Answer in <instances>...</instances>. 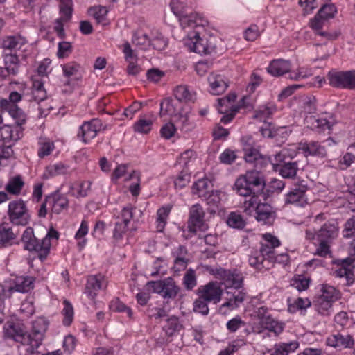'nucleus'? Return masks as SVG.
I'll list each match as a JSON object with an SVG mask.
<instances>
[{
  "mask_svg": "<svg viewBox=\"0 0 355 355\" xmlns=\"http://www.w3.org/2000/svg\"><path fill=\"white\" fill-rule=\"evenodd\" d=\"M180 291V288L171 277L164 279V286L162 296L164 299H174Z\"/></svg>",
  "mask_w": 355,
  "mask_h": 355,
  "instance_id": "nucleus-32",
  "label": "nucleus"
},
{
  "mask_svg": "<svg viewBox=\"0 0 355 355\" xmlns=\"http://www.w3.org/2000/svg\"><path fill=\"white\" fill-rule=\"evenodd\" d=\"M64 75L67 77L74 76L76 79H79L81 76L82 67L76 62H69L62 66Z\"/></svg>",
  "mask_w": 355,
  "mask_h": 355,
  "instance_id": "nucleus-46",
  "label": "nucleus"
},
{
  "mask_svg": "<svg viewBox=\"0 0 355 355\" xmlns=\"http://www.w3.org/2000/svg\"><path fill=\"white\" fill-rule=\"evenodd\" d=\"M169 6L173 14L179 17L183 28L202 27L207 21L197 13H187L188 7L184 0H171Z\"/></svg>",
  "mask_w": 355,
  "mask_h": 355,
  "instance_id": "nucleus-3",
  "label": "nucleus"
},
{
  "mask_svg": "<svg viewBox=\"0 0 355 355\" xmlns=\"http://www.w3.org/2000/svg\"><path fill=\"white\" fill-rule=\"evenodd\" d=\"M311 303L308 298L298 297L291 302L288 300V311L291 313H295L299 310L306 309L311 306Z\"/></svg>",
  "mask_w": 355,
  "mask_h": 355,
  "instance_id": "nucleus-44",
  "label": "nucleus"
},
{
  "mask_svg": "<svg viewBox=\"0 0 355 355\" xmlns=\"http://www.w3.org/2000/svg\"><path fill=\"white\" fill-rule=\"evenodd\" d=\"M297 149L302 153L306 157L309 156L315 157L320 159L327 157L328 153L324 145L318 141H301L298 144Z\"/></svg>",
  "mask_w": 355,
  "mask_h": 355,
  "instance_id": "nucleus-11",
  "label": "nucleus"
},
{
  "mask_svg": "<svg viewBox=\"0 0 355 355\" xmlns=\"http://www.w3.org/2000/svg\"><path fill=\"white\" fill-rule=\"evenodd\" d=\"M327 344L334 347H343L350 348L354 345V343L349 334L338 333L329 336L327 339Z\"/></svg>",
  "mask_w": 355,
  "mask_h": 355,
  "instance_id": "nucleus-25",
  "label": "nucleus"
},
{
  "mask_svg": "<svg viewBox=\"0 0 355 355\" xmlns=\"http://www.w3.org/2000/svg\"><path fill=\"white\" fill-rule=\"evenodd\" d=\"M354 259L352 258H346L337 261L338 265L340 268L335 271L336 275L340 278H343L344 284L350 286L353 284L354 278L351 265Z\"/></svg>",
  "mask_w": 355,
  "mask_h": 355,
  "instance_id": "nucleus-18",
  "label": "nucleus"
},
{
  "mask_svg": "<svg viewBox=\"0 0 355 355\" xmlns=\"http://www.w3.org/2000/svg\"><path fill=\"white\" fill-rule=\"evenodd\" d=\"M73 51L72 45L70 42L63 41L60 42L58 44V52L57 56L58 58H67Z\"/></svg>",
  "mask_w": 355,
  "mask_h": 355,
  "instance_id": "nucleus-62",
  "label": "nucleus"
},
{
  "mask_svg": "<svg viewBox=\"0 0 355 355\" xmlns=\"http://www.w3.org/2000/svg\"><path fill=\"white\" fill-rule=\"evenodd\" d=\"M110 308L115 312L119 313H126L127 315L131 318L132 317V309L127 306L124 303L120 301L119 299L113 300L110 304Z\"/></svg>",
  "mask_w": 355,
  "mask_h": 355,
  "instance_id": "nucleus-52",
  "label": "nucleus"
},
{
  "mask_svg": "<svg viewBox=\"0 0 355 355\" xmlns=\"http://www.w3.org/2000/svg\"><path fill=\"white\" fill-rule=\"evenodd\" d=\"M276 162H283L282 164H272L275 166V170L278 171L279 174L284 178H293L295 177L299 169L298 163L297 162H285L284 154L282 152L277 153L275 156Z\"/></svg>",
  "mask_w": 355,
  "mask_h": 355,
  "instance_id": "nucleus-14",
  "label": "nucleus"
},
{
  "mask_svg": "<svg viewBox=\"0 0 355 355\" xmlns=\"http://www.w3.org/2000/svg\"><path fill=\"white\" fill-rule=\"evenodd\" d=\"M257 315L260 320V324L263 328L274 333L275 336L279 335L283 331L285 327L284 323L272 318L268 313V310L266 307L261 306L259 308Z\"/></svg>",
  "mask_w": 355,
  "mask_h": 355,
  "instance_id": "nucleus-12",
  "label": "nucleus"
},
{
  "mask_svg": "<svg viewBox=\"0 0 355 355\" xmlns=\"http://www.w3.org/2000/svg\"><path fill=\"white\" fill-rule=\"evenodd\" d=\"M337 10L334 4L327 3L324 4L318 10V15L325 20L333 18L336 13Z\"/></svg>",
  "mask_w": 355,
  "mask_h": 355,
  "instance_id": "nucleus-56",
  "label": "nucleus"
},
{
  "mask_svg": "<svg viewBox=\"0 0 355 355\" xmlns=\"http://www.w3.org/2000/svg\"><path fill=\"white\" fill-rule=\"evenodd\" d=\"M227 223L230 227L236 229H243L245 225V222L241 215L234 212L230 214Z\"/></svg>",
  "mask_w": 355,
  "mask_h": 355,
  "instance_id": "nucleus-54",
  "label": "nucleus"
},
{
  "mask_svg": "<svg viewBox=\"0 0 355 355\" xmlns=\"http://www.w3.org/2000/svg\"><path fill=\"white\" fill-rule=\"evenodd\" d=\"M153 121L150 119H140L134 125L135 132L147 134L152 129Z\"/></svg>",
  "mask_w": 355,
  "mask_h": 355,
  "instance_id": "nucleus-57",
  "label": "nucleus"
},
{
  "mask_svg": "<svg viewBox=\"0 0 355 355\" xmlns=\"http://www.w3.org/2000/svg\"><path fill=\"white\" fill-rule=\"evenodd\" d=\"M3 70H6L5 76H16L19 73V60L15 54H6L4 56Z\"/></svg>",
  "mask_w": 355,
  "mask_h": 355,
  "instance_id": "nucleus-30",
  "label": "nucleus"
},
{
  "mask_svg": "<svg viewBox=\"0 0 355 355\" xmlns=\"http://www.w3.org/2000/svg\"><path fill=\"white\" fill-rule=\"evenodd\" d=\"M24 185V182L21 177L20 175H16L9 180L6 186V190L11 194L18 195L20 193Z\"/></svg>",
  "mask_w": 355,
  "mask_h": 355,
  "instance_id": "nucleus-41",
  "label": "nucleus"
},
{
  "mask_svg": "<svg viewBox=\"0 0 355 355\" xmlns=\"http://www.w3.org/2000/svg\"><path fill=\"white\" fill-rule=\"evenodd\" d=\"M9 220L16 225H26L30 220V214L25 202L21 200L11 201L8 205Z\"/></svg>",
  "mask_w": 355,
  "mask_h": 355,
  "instance_id": "nucleus-7",
  "label": "nucleus"
},
{
  "mask_svg": "<svg viewBox=\"0 0 355 355\" xmlns=\"http://www.w3.org/2000/svg\"><path fill=\"white\" fill-rule=\"evenodd\" d=\"M4 336L23 345L31 347V337L24 324L21 323H7L4 327Z\"/></svg>",
  "mask_w": 355,
  "mask_h": 355,
  "instance_id": "nucleus-9",
  "label": "nucleus"
},
{
  "mask_svg": "<svg viewBox=\"0 0 355 355\" xmlns=\"http://www.w3.org/2000/svg\"><path fill=\"white\" fill-rule=\"evenodd\" d=\"M215 275L223 282L227 288L225 292L227 301L222 304V307H227L231 310L238 308L246 298V292L243 288L242 275L219 268L216 270Z\"/></svg>",
  "mask_w": 355,
  "mask_h": 355,
  "instance_id": "nucleus-2",
  "label": "nucleus"
},
{
  "mask_svg": "<svg viewBox=\"0 0 355 355\" xmlns=\"http://www.w3.org/2000/svg\"><path fill=\"white\" fill-rule=\"evenodd\" d=\"M47 202H49L52 211L56 214H59L64 209H67L69 205L68 199L59 193H54L52 196H47Z\"/></svg>",
  "mask_w": 355,
  "mask_h": 355,
  "instance_id": "nucleus-28",
  "label": "nucleus"
},
{
  "mask_svg": "<svg viewBox=\"0 0 355 355\" xmlns=\"http://www.w3.org/2000/svg\"><path fill=\"white\" fill-rule=\"evenodd\" d=\"M64 308L62 313L64 315L63 324L65 326H69L73 320V307L72 304L68 301L64 300L63 302Z\"/></svg>",
  "mask_w": 355,
  "mask_h": 355,
  "instance_id": "nucleus-51",
  "label": "nucleus"
},
{
  "mask_svg": "<svg viewBox=\"0 0 355 355\" xmlns=\"http://www.w3.org/2000/svg\"><path fill=\"white\" fill-rule=\"evenodd\" d=\"M205 211L200 204L193 205L189 211V226L191 230L202 229L204 225Z\"/></svg>",
  "mask_w": 355,
  "mask_h": 355,
  "instance_id": "nucleus-21",
  "label": "nucleus"
},
{
  "mask_svg": "<svg viewBox=\"0 0 355 355\" xmlns=\"http://www.w3.org/2000/svg\"><path fill=\"white\" fill-rule=\"evenodd\" d=\"M196 159V153L192 150H187L182 153L178 159L180 165L184 167L183 169H189L190 163Z\"/></svg>",
  "mask_w": 355,
  "mask_h": 355,
  "instance_id": "nucleus-55",
  "label": "nucleus"
},
{
  "mask_svg": "<svg viewBox=\"0 0 355 355\" xmlns=\"http://www.w3.org/2000/svg\"><path fill=\"white\" fill-rule=\"evenodd\" d=\"M69 166L60 162L46 167L43 177L46 179L57 175H64L68 172Z\"/></svg>",
  "mask_w": 355,
  "mask_h": 355,
  "instance_id": "nucleus-35",
  "label": "nucleus"
},
{
  "mask_svg": "<svg viewBox=\"0 0 355 355\" xmlns=\"http://www.w3.org/2000/svg\"><path fill=\"white\" fill-rule=\"evenodd\" d=\"M0 107L4 111L7 112L9 115L15 120V125H22L26 121V114L18 106H12L6 101H0Z\"/></svg>",
  "mask_w": 355,
  "mask_h": 355,
  "instance_id": "nucleus-22",
  "label": "nucleus"
},
{
  "mask_svg": "<svg viewBox=\"0 0 355 355\" xmlns=\"http://www.w3.org/2000/svg\"><path fill=\"white\" fill-rule=\"evenodd\" d=\"M72 5V0H60V11L63 15L62 17L64 19V21H68L71 17L73 12Z\"/></svg>",
  "mask_w": 355,
  "mask_h": 355,
  "instance_id": "nucleus-61",
  "label": "nucleus"
},
{
  "mask_svg": "<svg viewBox=\"0 0 355 355\" xmlns=\"http://www.w3.org/2000/svg\"><path fill=\"white\" fill-rule=\"evenodd\" d=\"M244 152V159L246 162L252 164L258 172L259 170L266 168L272 161L269 157L263 155L257 148L247 149ZM259 173H261L259 171Z\"/></svg>",
  "mask_w": 355,
  "mask_h": 355,
  "instance_id": "nucleus-16",
  "label": "nucleus"
},
{
  "mask_svg": "<svg viewBox=\"0 0 355 355\" xmlns=\"http://www.w3.org/2000/svg\"><path fill=\"white\" fill-rule=\"evenodd\" d=\"M308 187L304 180H297L284 196L285 205L303 207L308 204L306 191Z\"/></svg>",
  "mask_w": 355,
  "mask_h": 355,
  "instance_id": "nucleus-6",
  "label": "nucleus"
},
{
  "mask_svg": "<svg viewBox=\"0 0 355 355\" xmlns=\"http://www.w3.org/2000/svg\"><path fill=\"white\" fill-rule=\"evenodd\" d=\"M249 263L251 266L259 270L263 268H269L270 267V263H268L267 259L258 250L252 252L249 257Z\"/></svg>",
  "mask_w": 355,
  "mask_h": 355,
  "instance_id": "nucleus-36",
  "label": "nucleus"
},
{
  "mask_svg": "<svg viewBox=\"0 0 355 355\" xmlns=\"http://www.w3.org/2000/svg\"><path fill=\"white\" fill-rule=\"evenodd\" d=\"M17 234L8 225H0V248H7L16 243Z\"/></svg>",
  "mask_w": 355,
  "mask_h": 355,
  "instance_id": "nucleus-27",
  "label": "nucleus"
},
{
  "mask_svg": "<svg viewBox=\"0 0 355 355\" xmlns=\"http://www.w3.org/2000/svg\"><path fill=\"white\" fill-rule=\"evenodd\" d=\"M103 129V123L98 119H93L90 121L85 122L80 126L78 132V137L83 142L87 143L94 139L97 132Z\"/></svg>",
  "mask_w": 355,
  "mask_h": 355,
  "instance_id": "nucleus-13",
  "label": "nucleus"
},
{
  "mask_svg": "<svg viewBox=\"0 0 355 355\" xmlns=\"http://www.w3.org/2000/svg\"><path fill=\"white\" fill-rule=\"evenodd\" d=\"M174 96L179 101H193L195 93L191 92L187 85H179L174 89Z\"/></svg>",
  "mask_w": 355,
  "mask_h": 355,
  "instance_id": "nucleus-39",
  "label": "nucleus"
},
{
  "mask_svg": "<svg viewBox=\"0 0 355 355\" xmlns=\"http://www.w3.org/2000/svg\"><path fill=\"white\" fill-rule=\"evenodd\" d=\"M104 280V277L101 275L89 276L87 279L85 293L89 297L94 298L103 288Z\"/></svg>",
  "mask_w": 355,
  "mask_h": 355,
  "instance_id": "nucleus-24",
  "label": "nucleus"
},
{
  "mask_svg": "<svg viewBox=\"0 0 355 355\" xmlns=\"http://www.w3.org/2000/svg\"><path fill=\"white\" fill-rule=\"evenodd\" d=\"M191 175L189 169H183L174 181L176 189H181L186 187L190 182Z\"/></svg>",
  "mask_w": 355,
  "mask_h": 355,
  "instance_id": "nucleus-53",
  "label": "nucleus"
},
{
  "mask_svg": "<svg viewBox=\"0 0 355 355\" xmlns=\"http://www.w3.org/2000/svg\"><path fill=\"white\" fill-rule=\"evenodd\" d=\"M266 186L263 175L257 171H248L240 175L234 183V190L243 197L249 198L243 202V212L253 216L263 224L271 223L275 218V212L268 203L260 202L259 197L263 193Z\"/></svg>",
  "mask_w": 355,
  "mask_h": 355,
  "instance_id": "nucleus-1",
  "label": "nucleus"
},
{
  "mask_svg": "<svg viewBox=\"0 0 355 355\" xmlns=\"http://www.w3.org/2000/svg\"><path fill=\"white\" fill-rule=\"evenodd\" d=\"M134 210H135V207L130 204L128 205L122 209L120 214L117 216V220H120L129 225L133 218Z\"/></svg>",
  "mask_w": 355,
  "mask_h": 355,
  "instance_id": "nucleus-63",
  "label": "nucleus"
},
{
  "mask_svg": "<svg viewBox=\"0 0 355 355\" xmlns=\"http://www.w3.org/2000/svg\"><path fill=\"white\" fill-rule=\"evenodd\" d=\"M132 42L141 50H147L150 46V37L140 32H135L133 34Z\"/></svg>",
  "mask_w": 355,
  "mask_h": 355,
  "instance_id": "nucleus-42",
  "label": "nucleus"
},
{
  "mask_svg": "<svg viewBox=\"0 0 355 355\" xmlns=\"http://www.w3.org/2000/svg\"><path fill=\"white\" fill-rule=\"evenodd\" d=\"M184 44L191 51L199 54L209 53V49L207 46V41L200 37L198 31L194 30L189 33L187 38L184 40Z\"/></svg>",
  "mask_w": 355,
  "mask_h": 355,
  "instance_id": "nucleus-15",
  "label": "nucleus"
},
{
  "mask_svg": "<svg viewBox=\"0 0 355 355\" xmlns=\"http://www.w3.org/2000/svg\"><path fill=\"white\" fill-rule=\"evenodd\" d=\"M89 12L98 23H103L107 14V10L104 6H98L90 8Z\"/></svg>",
  "mask_w": 355,
  "mask_h": 355,
  "instance_id": "nucleus-64",
  "label": "nucleus"
},
{
  "mask_svg": "<svg viewBox=\"0 0 355 355\" xmlns=\"http://www.w3.org/2000/svg\"><path fill=\"white\" fill-rule=\"evenodd\" d=\"M203 198L205 199L207 204L212 209V211H216L215 209L218 208L220 203V192L211 190L207 197Z\"/></svg>",
  "mask_w": 355,
  "mask_h": 355,
  "instance_id": "nucleus-58",
  "label": "nucleus"
},
{
  "mask_svg": "<svg viewBox=\"0 0 355 355\" xmlns=\"http://www.w3.org/2000/svg\"><path fill=\"white\" fill-rule=\"evenodd\" d=\"M223 283L211 281L205 285L198 287L197 294L207 302L218 304L222 298L223 289L221 287Z\"/></svg>",
  "mask_w": 355,
  "mask_h": 355,
  "instance_id": "nucleus-8",
  "label": "nucleus"
},
{
  "mask_svg": "<svg viewBox=\"0 0 355 355\" xmlns=\"http://www.w3.org/2000/svg\"><path fill=\"white\" fill-rule=\"evenodd\" d=\"M35 279L31 276L16 277L12 285L8 288V292L12 293L14 291L19 293H28L33 289Z\"/></svg>",
  "mask_w": 355,
  "mask_h": 355,
  "instance_id": "nucleus-20",
  "label": "nucleus"
},
{
  "mask_svg": "<svg viewBox=\"0 0 355 355\" xmlns=\"http://www.w3.org/2000/svg\"><path fill=\"white\" fill-rule=\"evenodd\" d=\"M26 43V39L20 35L8 36L3 40L2 46L5 49L17 50L20 49Z\"/></svg>",
  "mask_w": 355,
  "mask_h": 355,
  "instance_id": "nucleus-34",
  "label": "nucleus"
},
{
  "mask_svg": "<svg viewBox=\"0 0 355 355\" xmlns=\"http://www.w3.org/2000/svg\"><path fill=\"white\" fill-rule=\"evenodd\" d=\"M175 106L173 103V101L171 98H165L160 103V111L159 115L160 116H163L165 115H175Z\"/></svg>",
  "mask_w": 355,
  "mask_h": 355,
  "instance_id": "nucleus-50",
  "label": "nucleus"
},
{
  "mask_svg": "<svg viewBox=\"0 0 355 355\" xmlns=\"http://www.w3.org/2000/svg\"><path fill=\"white\" fill-rule=\"evenodd\" d=\"M338 228L336 223L331 222L324 223L317 232L318 247L315 254L322 257L330 254V244L338 236Z\"/></svg>",
  "mask_w": 355,
  "mask_h": 355,
  "instance_id": "nucleus-5",
  "label": "nucleus"
},
{
  "mask_svg": "<svg viewBox=\"0 0 355 355\" xmlns=\"http://www.w3.org/2000/svg\"><path fill=\"white\" fill-rule=\"evenodd\" d=\"M168 45V40L159 32H152L150 34V46L154 49L162 51Z\"/></svg>",
  "mask_w": 355,
  "mask_h": 355,
  "instance_id": "nucleus-43",
  "label": "nucleus"
},
{
  "mask_svg": "<svg viewBox=\"0 0 355 355\" xmlns=\"http://www.w3.org/2000/svg\"><path fill=\"white\" fill-rule=\"evenodd\" d=\"M48 325V322L44 318H39L33 322L31 333L28 334L31 337V347H27L28 352L33 353L42 344Z\"/></svg>",
  "mask_w": 355,
  "mask_h": 355,
  "instance_id": "nucleus-10",
  "label": "nucleus"
},
{
  "mask_svg": "<svg viewBox=\"0 0 355 355\" xmlns=\"http://www.w3.org/2000/svg\"><path fill=\"white\" fill-rule=\"evenodd\" d=\"M174 122L177 128L185 132L191 131L196 126L195 123L190 121V115L188 112L175 115Z\"/></svg>",
  "mask_w": 355,
  "mask_h": 355,
  "instance_id": "nucleus-31",
  "label": "nucleus"
},
{
  "mask_svg": "<svg viewBox=\"0 0 355 355\" xmlns=\"http://www.w3.org/2000/svg\"><path fill=\"white\" fill-rule=\"evenodd\" d=\"M89 231L88 223L85 220H83L80 226V228L76 232L75 239L79 240L78 242V246L80 249L83 248L87 243V240L85 236L87 234Z\"/></svg>",
  "mask_w": 355,
  "mask_h": 355,
  "instance_id": "nucleus-48",
  "label": "nucleus"
},
{
  "mask_svg": "<svg viewBox=\"0 0 355 355\" xmlns=\"http://www.w3.org/2000/svg\"><path fill=\"white\" fill-rule=\"evenodd\" d=\"M297 346V343H283L277 346L275 352L270 355H288L291 352L295 351Z\"/></svg>",
  "mask_w": 355,
  "mask_h": 355,
  "instance_id": "nucleus-59",
  "label": "nucleus"
},
{
  "mask_svg": "<svg viewBox=\"0 0 355 355\" xmlns=\"http://www.w3.org/2000/svg\"><path fill=\"white\" fill-rule=\"evenodd\" d=\"M24 128L20 125H5L0 128V135L3 144H15L23 137Z\"/></svg>",
  "mask_w": 355,
  "mask_h": 355,
  "instance_id": "nucleus-17",
  "label": "nucleus"
},
{
  "mask_svg": "<svg viewBox=\"0 0 355 355\" xmlns=\"http://www.w3.org/2000/svg\"><path fill=\"white\" fill-rule=\"evenodd\" d=\"M123 53L125 54V60L129 61V64L127 67V72L129 75L136 76L140 71V68L133 62H130V59L133 58L134 54L133 51L128 42H126L123 45Z\"/></svg>",
  "mask_w": 355,
  "mask_h": 355,
  "instance_id": "nucleus-37",
  "label": "nucleus"
},
{
  "mask_svg": "<svg viewBox=\"0 0 355 355\" xmlns=\"http://www.w3.org/2000/svg\"><path fill=\"white\" fill-rule=\"evenodd\" d=\"M305 121L311 125L312 129L320 128L324 130L325 128L330 129L333 123L326 118H316L315 116H306Z\"/></svg>",
  "mask_w": 355,
  "mask_h": 355,
  "instance_id": "nucleus-40",
  "label": "nucleus"
},
{
  "mask_svg": "<svg viewBox=\"0 0 355 355\" xmlns=\"http://www.w3.org/2000/svg\"><path fill=\"white\" fill-rule=\"evenodd\" d=\"M328 80L334 87L348 89L347 71H329Z\"/></svg>",
  "mask_w": 355,
  "mask_h": 355,
  "instance_id": "nucleus-29",
  "label": "nucleus"
},
{
  "mask_svg": "<svg viewBox=\"0 0 355 355\" xmlns=\"http://www.w3.org/2000/svg\"><path fill=\"white\" fill-rule=\"evenodd\" d=\"M210 92L214 95H220L224 93L229 86V82L224 76L211 73L208 77Z\"/></svg>",
  "mask_w": 355,
  "mask_h": 355,
  "instance_id": "nucleus-19",
  "label": "nucleus"
},
{
  "mask_svg": "<svg viewBox=\"0 0 355 355\" xmlns=\"http://www.w3.org/2000/svg\"><path fill=\"white\" fill-rule=\"evenodd\" d=\"M211 181L207 178L199 179L195 182L192 187L193 193L197 194L198 197L203 198L211 192Z\"/></svg>",
  "mask_w": 355,
  "mask_h": 355,
  "instance_id": "nucleus-33",
  "label": "nucleus"
},
{
  "mask_svg": "<svg viewBox=\"0 0 355 355\" xmlns=\"http://www.w3.org/2000/svg\"><path fill=\"white\" fill-rule=\"evenodd\" d=\"M291 69V64L289 60L277 59L270 63L267 71L273 76H281L290 72Z\"/></svg>",
  "mask_w": 355,
  "mask_h": 355,
  "instance_id": "nucleus-23",
  "label": "nucleus"
},
{
  "mask_svg": "<svg viewBox=\"0 0 355 355\" xmlns=\"http://www.w3.org/2000/svg\"><path fill=\"white\" fill-rule=\"evenodd\" d=\"M19 92L12 91L9 94L8 98H3L1 101H6L12 106H17V103L22 100L23 98L28 96V92H26V87L24 84H21L19 87Z\"/></svg>",
  "mask_w": 355,
  "mask_h": 355,
  "instance_id": "nucleus-38",
  "label": "nucleus"
},
{
  "mask_svg": "<svg viewBox=\"0 0 355 355\" xmlns=\"http://www.w3.org/2000/svg\"><path fill=\"white\" fill-rule=\"evenodd\" d=\"M171 207L170 205H167V206L162 207L161 208H159L157 210V231L161 232L164 229V227L166 225V219H167V218L169 215V213L171 211Z\"/></svg>",
  "mask_w": 355,
  "mask_h": 355,
  "instance_id": "nucleus-47",
  "label": "nucleus"
},
{
  "mask_svg": "<svg viewBox=\"0 0 355 355\" xmlns=\"http://www.w3.org/2000/svg\"><path fill=\"white\" fill-rule=\"evenodd\" d=\"M21 241L24 244V249L37 253V258L42 262L46 259L50 253L51 241L48 238L37 239L33 234L32 228H27L23 233Z\"/></svg>",
  "mask_w": 355,
  "mask_h": 355,
  "instance_id": "nucleus-4",
  "label": "nucleus"
},
{
  "mask_svg": "<svg viewBox=\"0 0 355 355\" xmlns=\"http://www.w3.org/2000/svg\"><path fill=\"white\" fill-rule=\"evenodd\" d=\"M47 97L46 92L44 87V83L40 78H33L32 83V89L31 98L28 101H34L37 103L44 101Z\"/></svg>",
  "mask_w": 355,
  "mask_h": 355,
  "instance_id": "nucleus-26",
  "label": "nucleus"
},
{
  "mask_svg": "<svg viewBox=\"0 0 355 355\" xmlns=\"http://www.w3.org/2000/svg\"><path fill=\"white\" fill-rule=\"evenodd\" d=\"M183 285L187 291H191L197 285V277L193 269L189 268L186 271L183 277Z\"/></svg>",
  "mask_w": 355,
  "mask_h": 355,
  "instance_id": "nucleus-49",
  "label": "nucleus"
},
{
  "mask_svg": "<svg viewBox=\"0 0 355 355\" xmlns=\"http://www.w3.org/2000/svg\"><path fill=\"white\" fill-rule=\"evenodd\" d=\"M317 100L314 96H305L302 101V112L307 114L315 113Z\"/></svg>",
  "mask_w": 355,
  "mask_h": 355,
  "instance_id": "nucleus-45",
  "label": "nucleus"
},
{
  "mask_svg": "<svg viewBox=\"0 0 355 355\" xmlns=\"http://www.w3.org/2000/svg\"><path fill=\"white\" fill-rule=\"evenodd\" d=\"M128 224L120 220H118L115 223V227L113 231V237L116 241H120L123 239L124 234L128 230Z\"/></svg>",
  "mask_w": 355,
  "mask_h": 355,
  "instance_id": "nucleus-60",
  "label": "nucleus"
}]
</instances>
